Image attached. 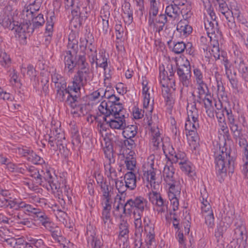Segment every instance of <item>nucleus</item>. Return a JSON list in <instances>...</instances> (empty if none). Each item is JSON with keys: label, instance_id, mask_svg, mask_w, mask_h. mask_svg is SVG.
<instances>
[{"label": "nucleus", "instance_id": "bf43d9fd", "mask_svg": "<svg viewBox=\"0 0 248 248\" xmlns=\"http://www.w3.org/2000/svg\"><path fill=\"white\" fill-rule=\"evenodd\" d=\"M205 218V223L209 228H213L214 226V217L213 213L212 214H205L203 216Z\"/></svg>", "mask_w": 248, "mask_h": 248}, {"label": "nucleus", "instance_id": "6e6552de", "mask_svg": "<svg viewBox=\"0 0 248 248\" xmlns=\"http://www.w3.org/2000/svg\"><path fill=\"white\" fill-rule=\"evenodd\" d=\"M188 120L185 124L186 130L189 131V135H195V131L199 128L198 110L196 108L187 112Z\"/></svg>", "mask_w": 248, "mask_h": 248}, {"label": "nucleus", "instance_id": "72a5a7b5", "mask_svg": "<svg viewBox=\"0 0 248 248\" xmlns=\"http://www.w3.org/2000/svg\"><path fill=\"white\" fill-rule=\"evenodd\" d=\"M103 151L108 161L110 160V162H113L115 159L113 157V147L110 142H105V145H103Z\"/></svg>", "mask_w": 248, "mask_h": 248}, {"label": "nucleus", "instance_id": "052dcab7", "mask_svg": "<svg viewBox=\"0 0 248 248\" xmlns=\"http://www.w3.org/2000/svg\"><path fill=\"white\" fill-rule=\"evenodd\" d=\"M135 234L140 235L143 231L141 219H135Z\"/></svg>", "mask_w": 248, "mask_h": 248}, {"label": "nucleus", "instance_id": "69168bd1", "mask_svg": "<svg viewBox=\"0 0 248 248\" xmlns=\"http://www.w3.org/2000/svg\"><path fill=\"white\" fill-rule=\"evenodd\" d=\"M133 138L126 139L124 141V144L128 149H133L136 147V144L135 141L133 139Z\"/></svg>", "mask_w": 248, "mask_h": 248}, {"label": "nucleus", "instance_id": "473e14b6", "mask_svg": "<svg viewBox=\"0 0 248 248\" xmlns=\"http://www.w3.org/2000/svg\"><path fill=\"white\" fill-rule=\"evenodd\" d=\"M170 156L168 157L169 160L170 161V164L178 163L180 165V162L184 163L186 160L185 159V154L184 153H174L170 152ZM171 165L172 166L171 164Z\"/></svg>", "mask_w": 248, "mask_h": 248}, {"label": "nucleus", "instance_id": "37998d69", "mask_svg": "<svg viewBox=\"0 0 248 248\" xmlns=\"http://www.w3.org/2000/svg\"><path fill=\"white\" fill-rule=\"evenodd\" d=\"M0 63L4 67H8L11 63V59L9 55L0 48Z\"/></svg>", "mask_w": 248, "mask_h": 248}, {"label": "nucleus", "instance_id": "a19ab883", "mask_svg": "<svg viewBox=\"0 0 248 248\" xmlns=\"http://www.w3.org/2000/svg\"><path fill=\"white\" fill-rule=\"evenodd\" d=\"M96 67H102L104 71L106 70L108 67L107 58L103 53L100 54L95 60Z\"/></svg>", "mask_w": 248, "mask_h": 248}, {"label": "nucleus", "instance_id": "774afa93", "mask_svg": "<svg viewBox=\"0 0 248 248\" xmlns=\"http://www.w3.org/2000/svg\"><path fill=\"white\" fill-rule=\"evenodd\" d=\"M16 219L17 220V223L19 224L26 225L30 223V221L27 218H23V215L20 213H18Z\"/></svg>", "mask_w": 248, "mask_h": 248}, {"label": "nucleus", "instance_id": "393cba45", "mask_svg": "<svg viewBox=\"0 0 248 248\" xmlns=\"http://www.w3.org/2000/svg\"><path fill=\"white\" fill-rule=\"evenodd\" d=\"M125 186L130 190L134 189L137 186V178L136 175L132 171L127 172L124 176Z\"/></svg>", "mask_w": 248, "mask_h": 248}, {"label": "nucleus", "instance_id": "9b49d317", "mask_svg": "<svg viewBox=\"0 0 248 248\" xmlns=\"http://www.w3.org/2000/svg\"><path fill=\"white\" fill-rule=\"evenodd\" d=\"M177 74L179 76L180 81L184 86L188 87L191 84V72L189 64H185L179 66L177 68Z\"/></svg>", "mask_w": 248, "mask_h": 248}, {"label": "nucleus", "instance_id": "4d7b16f0", "mask_svg": "<svg viewBox=\"0 0 248 248\" xmlns=\"http://www.w3.org/2000/svg\"><path fill=\"white\" fill-rule=\"evenodd\" d=\"M186 46L183 42H178L174 44L173 51L176 54H180L185 50Z\"/></svg>", "mask_w": 248, "mask_h": 248}, {"label": "nucleus", "instance_id": "1a4fd4ad", "mask_svg": "<svg viewBox=\"0 0 248 248\" xmlns=\"http://www.w3.org/2000/svg\"><path fill=\"white\" fill-rule=\"evenodd\" d=\"M89 73V70H78L74 76L70 88L73 90H80L81 88L86 84Z\"/></svg>", "mask_w": 248, "mask_h": 248}, {"label": "nucleus", "instance_id": "f8f14e48", "mask_svg": "<svg viewBox=\"0 0 248 248\" xmlns=\"http://www.w3.org/2000/svg\"><path fill=\"white\" fill-rule=\"evenodd\" d=\"M20 172L24 173L28 171L29 175L34 178L35 183L39 185H44V175L45 172L44 170L39 171L33 166L27 167L23 166L20 168Z\"/></svg>", "mask_w": 248, "mask_h": 248}, {"label": "nucleus", "instance_id": "8fccbe9b", "mask_svg": "<svg viewBox=\"0 0 248 248\" xmlns=\"http://www.w3.org/2000/svg\"><path fill=\"white\" fill-rule=\"evenodd\" d=\"M193 75L196 83H202V82H204L203 74L199 68L193 66Z\"/></svg>", "mask_w": 248, "mask_h": 248}, {"label": "nucleus", "instance_id": "58836bf2", "mask_svg": "<svg viewBox=\"0 0 248 248\" xmlns=\"http://www.w3.org/2000/svg\"><path fill=\"white\" fill-rule=\"evenodd\" d=\"M218 4L219 5V11L225 16L226 20H227L228 16L232 19L230 13V6H228L225 1L224 0H219V3Z\"/></svg>", "mask_w": 248, "mask_h": 248}, {"label": "nucleus", "instance_id": "5fc2aeb1", "mask_svg": "<svg viewBox=\"0 0 248 248\" xmlns=\"http://www.w3.org/2000/svg\"><path fill=\"white\" fill-rule=\"evenodd\" d=\"M111 90V95L107 94V98L108 99V101L106 102L107 106L110 105L119 103L118 102L119 101L120 98L116 96L113 93V90L111 88H109Z\"/></svg>", "mask_w": 248, "mask_h": 248}, {"label": "nucleus", "instance_id": "79ce46f5", "mask_svg": "<svg viewBox=\"0 0 248 248\" xmlns=\"http://www.w3.org/2000/svg\"><path fill=\"white\" fill-rule=\"evenodd\" d=\"M124 162L127 170H134L136 168V160L132 155H129L127 156L124 160Z\"/></svg>", "mask_w": 248, "mask_h": 248}, {"label": "nucleus", "instance_id": "a18cd8bd", "mask_svg": "<svg viewBox=\"0 0 248 248\" xmlns=\"http://www.w3.org/2000/svg\"><path fill=\"white\" fill-rule=\"evenodd\" d=\"M119 236L124 238L128 237L129 233L128 225L126 222L123 221L119 225Z\"/></svg>", "mask_w": 248, "mask_h": 248}, {"label": "nucleus", "instance_id": "e2e57ef3", "mask_svg": "<svg viewBox=\"0 0 248 248\" xmlns=\"http://www.w3.org/2000/svg\"><path fill=\"white\" fill-rule=\"evenodd\" d=\"M110 210H103L102 212V218L105 225L108 226L110 223Z\"/></svg>", "mask_w": 248, "mask_h": 248}, {"label": "nucleus", "instance_id": "ea45409f", "mask_svg": "<svg viewBox=\"0 0 248 248\" xmlns=\"http://www.w3.org/2000/svg\"><path fill=\"white\" fill-rule=\"evenodd\" d=\"M203 101L204 102V107L206 109V112L207 115L210 117H214V108L212 106V100H211L209 98L205 97L203 99Z\"/></svg>", "mask_w": 248, "mask_h": 248}, {"label": "nucleus", "instance_id": "9d476101", "mask_svg": "<svg viewBox=\"0 0 248 248\" xmlns=\"http://www.w3.org/2000/svg\"><path fill=\"white\" fill-rule=\"evenodd\" d=\"M64 179L62 177H58L55 175H52L49 170H46L44 173V183L47 182L53 193L59 192L62 183Z\"/></svg>", "mask_w": 248, "mask_h": 248}, {"label": "nucleus", "instance_id": "603ef678", "mask_svg": "<svg viewBox=\"0 0 248 248\" xmlns=\"http://www.w3.org/2000/svg\"><path fill=\"white\" fill-rule=\"evenodd\" d=\"M57 98L61 102H65L66 100V96H68V94L69 93V86L65 90H57Z\"/></svg>", "mask_w": 248, "mask_h": 248}, {"label": "nucleus", "instance_id": "3c124183", "mask_svg": "<svg viewBox=\"0 0 248 248\" xmlns=\"http://www.w3.org/2000/svg\"><path fill=\"white\" fill-rule=\"evenodd\" d=\"M35 217L43 226L46 222H47L50 219L48 216L43 212H42L40 209L35 214Z\"/></svg>", "mask_w": 248, "mask_h": 248}, {"label": "nucleus", "instance_id": "680f3d73", "mask_svg": "<svg viewBox=\"0 0 248 248\" xmlns=\"http://www.w3.org/2000/svg\"><path fill=\"white\" fill-rule=\"evenodd\" d=\"M113 180L115 181V186L119 192L123 194L125 191L126 188H127L125 184L124 185V182L122 180H118L117 178L116 180Z\"/></svg>", "mask_w": 248, "mask_h": 248}, {"label": "nucleus", "instance_id": "7ed1b4c3", "mask_svg": "<svg viewBox=\"0 0 248 248\" xmlns=\"http://www.w3.org/2000/svg\"><path fill=\"white\" fill-rule=\"evenodd\" d=\"M164 181L169 186V191L175 195L180 194L181 188L179 183L177 181L173 166L166 165L163 171Z\"/></svg>", "mask_w": 248, "mask_h": 248}, {"label": "nucleus", "instance_id": "ddd939ff", "mask_svg": "<svg viewBox=\"0 0 248 248\" xmlns=\"http://www.w3.org/2000/svg\"><path fill=\"white\" fill-rule=\"evenodd\" d=\"M146 232L145 242L142 243L140 240H136L134 248H150V246L155 243V232L154 229L148 225L145 226Z\"/></svg>", "mask_w": 248, "mask_h": 248}, {"label": "nucleus", "instance_id": "2f4dec72", "mask_svg": "<svg viewBox=\"0 0 248 248\" xmlns=\"http://www.w3.org/2000/svg\"><path fill=\"white\" fill-rule=\"evenodd\" d=\"M124 130L123 134L126 139H129L130 138H134L137 134L138 127L135 125H130L126 126L125 124L124 127L123 129Z\"/></svg>", "mask_w": 248, "mask_h": 248}, {"label": "nucleus", "instance_id": "4468645a", "mask_svg": "<svg viewBox=\"0 0 248 248\" xmlns=\"http://www.w3.org/2000/svg\"><path fill=\"white\" fill-rule=\"evenodd\" d=\"M229 10L232 19L228 16L227 24L230 29L234 30L236 28L234 18L241 15L240 7L234 0H232L230 3Z\"/></svg>", "mask_w": 248, "mask_h": 248}, {"label": "nucleus", "instance_id": "dca6fc26", "mask_svg": "<svg viewBox=\"0 0 248 248\" xmlns=\"http://www.w3.org/2000/svg\"><path fill=\"white\" fill-rule=\"evenodd\" d=\"M103 117V119L112 129H123L125 126L124 115L112 117Z\"/></svg>", "mask_w": 248, "mask_h": 248}, {"label": "nucleus", "instance_id": "f03ea898", "mask_svg": "<svg viewBox=\"0 0 248 248\" xmlns=\"http://www.w3.org/2000/svg\"><path fill=\"white\" fill-rule=\"evenodd\" d=\"M64 4L66 9H71L72 18V23H75V26L81 25L84 19L87 17V12H83L84 7L82 10L80 8L79 0H64Z\"/></svg>", "mask_w": 248, "mask_h": 248}, {"label": "nucleus", "instance_id": "a211bd4d", "mask_svg": "<svg viewBox=\"0 0 248 248\" xmlns=\"http://www.w3.org/2000/svg\"><path fill=\"white\" fill-rule=\"evenodd\" d=\"M69 91L70 92L68 96H66L65 103L66 105L74 108L78 105V100L80 96V90H73L70 88V85H69Z\"/></svg>", "mask_w": 248, "mask_h": 248}, {"label": "nucleus", "instance_id": "39448f33", "mask_svg": "<svg viewBox=\"0 0 248 248\" xmlns=\"http://www.w3.org/2000/svg\"><path fill=\"white\" fill-rule=\"evenodd\" d=\"M148 202L143 197L139 196L134 199H130L125 202L124 205L123 207L124 213H129L132 210L140 211V213L143 212L144 210L147 208Z\"/></svg>", "mask_w": 248, "mask_h": 248}, {"label": "nucleus", "instance_id": "bb28decb", "mask_svg": "<svg viewBox=\"0 0 248 248\" xmlns=\"http://www.w3.org/2000/svg\"><path fill=\"white\" fill-rule=\"evenodd\" d=\"M180 12V9L176 3L169 5L166 7L165 10L166 15L174 19L179 16Z\"/></svg>", "mask_w": 248, "mask_h": 248}, {"label": "nucleus", "instance_id": "b1692460", "mask_svg": "<svg viewBox=\"0 0 248 248\" xmlns=\"http://www.w3.org/2000/svg\"><path fill=\"white\" fill-rule=\"evenodd\" d=\"M115 160L114 159L113 163L110 162V161L109 160L104 164L105 173L107 176L112 180H116L118 177L117 172L115 168Z\"/></svg>", "mask_w": 248, "mask_h": 248}, {"label": "nucleus", "instance_id": "a878e982", "mask_svg": "<svg viewBox=\"0 0 248 248\" xmlns=\"http://www.w3.org/2000/svg\"><path fill=\"white\" fill-rule=\"evenodd\" d=\"M65 69L68 70L70 73H72L74 68L76 67L75 61L74 60L70 51H67L64 58Z\"/></svg>", "mask_w": 248, "mask_h": 248}, {"label": "nucleus", "instance_id": "49530a36", "mask_svg": "<svg viewBox=\"0 0 248 248\" xmlns=\"http://www.w3.org/2000/svg\"><path fill=\"white\" fill-rule=\"evenodd\" d=\"M27 160L34 164H42L44 163L43 159L36 155L33 151L30 155L27 157Z\"/></svg>", "mask_w": 248, "mask_h": 248}, {"label": "nucleus", "instance_id": "20e7f679", "mask_svg": "<svg viewBox=\"0 0 248 248\" xmlns=\"http://www.w3.org/2000/svg\"><path fill=\"white\" fill-rule=\"evenodd\" d=\"M234 226L233 237L236 239L237 245L239 247L246 248L248 236L243 221L240 218L236 219Z\"/></svg>", "mask_w": 248, "mask_h": 248}, {"label": "nucleus", "instance_id": "412c9836", "mask_svg": "<svg viewBox=\"0 0 248 248\" xmlns=\"http://www.w3.org/2000/svg\"><path fill=\"white\" fill-rule=\"evenodd\" d=\"M204 26L207 33L209 37L211 39L213 37H215L216 36V33H218V29L217 27V22L216 20L209 21L208 19L206 21L204 22Z\"/></svg>", "mask_w": 248, "mask_h": 248}, {"label": "nucleus", "instance_id": "2eb2a0df", "mask_svg": "<svg viewBox=\"0 0 248 248\" xmlns=\"http://www.w3.org/2000/svg\"><path fill=\"white\" fill-rule=\"evenodd\" d=\"M12 31H15L16 37L18 39L21 43L24 44L26 43V40L30 32L29 26L27 23L18 24V23L16 22Z\"/></svg>", "mask_w": 248, "mask_h": 248}, {"label": "nucleus", "instance_id": "c9c22d12", "mask_svg": "<svg viewBox=\"0 0 248 248\" xmlns=\"http://www.w3.org/2000/svg\"><path fill=\"white\" fill-rule=\"evenodd\" d=\"M225 113L227 116L229 125L232 132L239 129L238 124L236 123L235 119L232 113L231 109H227L225 110Z\"/></svg>", "mask_w": 248, "mask_h": 248}, {"label": "nucleus", "instance_id": "338daca9", "mask_svg": "<svg viewBox=\"0 0 248 248\" xmlns=\"http://www.w3.org/2000/svg\"><path fill=\"white\" fill-rule=\"evenodd\" d=\"M54 24V23L47 19L45 33L48 36H50L52 34Z\"/></svg>", "mask_w": 248, "mask_h": 248}, {"label": "nucleus", "instance_id": "0eeeda50", "mask_svg": "<svg viewBox=\"0 0 248 248\" xmlns=\"http://www.w3.org/2000/svg\"><path fill=\"white\" fill-rule=\"evenodd\" d=\"M149 200L154 205V210L158 214L162 215L167 212L168 202L160 193L153 191L149 194Z\"/></svg>", "mask_w": 248, "mask_h": 248}, {"label": "nucleus", "instance_id": "f704fd0d", "mask_svg": "<svg viewBox=\"0 0 248 248\" xmlns=\"http://www.w3.org/2000/svg\"><path fill=\"white\" fill-rule=\"evenodd\" d=\"M76 67L77 66L78 70H89L88 63L86 62L84 55H79L76 58Z\"/></svg>", "mask_w": 248, "mask_h": 248}, {"label": "nucleus", "instance_id": "f3484780", "mask_svg": "<svg viewBox=\"0 0 248 248\" xmlns=\"http://www.w3.org/2000/svg\"><path fill=\"white\" fill-rule=\"evenodd\" d=\"M153 164L147 163L145 165L143 171V179H145L148 182H150L151 186L155 187V169L153 168Z\"/></svg>", "mask_w": 248, "mask_h": 248}, {"label": "nucleus", "instance_id": "7c9ffc66", "mask_svg": "<svg viewBox=\"0 0 248 248\" xmlns=\"http://www.w3.org/2000/svg\"><path fill=\"white\" fill-rule=\"evenodd\" d=\"M100 191L102 194L103 198H111L113 194V187L110 184V183L107 182L105 184H101Z\"/></svg>", "mask_w": 248, "mask_h": 248}, {"label": "nucleus", "instance_id": "5701e85b", "mask_svg": "<svg viewBox=\"0 0 248 248\" xmlns=\"http://www.w3.org/2000/svg\"><path fill=\"white\" fill-rule=\"evenodd\" d=\"M177 30L181 35L186 37L190 34L192 31V28L188 24V21L186 19L180 20L177 25Z\"/></svg>", "mask_w": 248, "mask_h": 248}, {"label": "nucleus", "instance_id": "6e6d98bb", "mask_svg": "<svg viewBox=\"0 0 248 248\" xmlns=\"http://www.w3.org/2000/svg\"><path fill=\"white\" fill-rule=\"evenodd\" d=\"M180 168L183 171H185L186 174L190 176L192 175V168L189 163L186 162V160L184 163H182L181 161L180 162Z\"/></svg>", "mask_w": 248, "mask_h": 248}, {"label": "nucleus", "instance_id": "864d4df0", "mask_svg": "<svg viewBox=\"0 0 248 248\" xmlns=\"http://www.w3.org/2000/svg\"><path fill=\"white\" fill-rule=\"evenodd\" d=\"M22 15L25 18V16L27 17L26 20L30 21L32 20L34 16H35V13H34V12H32L31 9V8L28 6H27L24 7V9L22 11Z\"/></svg>", "mask_w": 248, "mask_h": 248}, {"label": "nucleus", "instance_id": "0e129e2a", "mask_svg": "<svg viewBox=\"0 0 248 248\" xmlns=\"http://www.w3.org/2000/svg\"><path fill=\"white\" fill-rule=\"evenodd\" d=\"M167 22V17L166 15L160 14L157 17H154V24H162Z\"/></svg>", "mask_w": 248, "mask_h": 248}, {"label": "nucleus", "instance_id": "c85d7f7f", "mask_svg": "<svg viewBox=\"0 0 248 248\" xmlns=\"http://www.w3.org/2000/svg\"><path fill=\"white\" fill-rule=\"evenodd\" d=\"M142 95L143 97V108H149V111L150 112L153 109L154 99H153L152 102H150V100L152 98L151 93L149 90H146L145 89L142 90Z\"/></svg>", "mask_w": 248, "mask_h": 248}, {"label": "nucleus", "instance_id": "13d9d810", "mask_svg": "<svg viewBox=\"0 0 248 248\" xmlns=\"http://www.w3.org/2000/svg\"><path fill=\"white\" fill-rule=\"evenodd\" d=\"M197 84L198 85V97L202 98L206 94V90L207 89V85L204 82H202V83H197Z\"/></svg>", "mask_w": 248, "mask_h": 248}, {"label": "nucleus", "instance_id": "c756f323", "mask_svg": "<svg viewBox=\"0 0 248 248\" xmlns=\"http://www.w3.org/2000/svg\"><path fill=\"white\" fill-rule=\"evenodd\" d=\"M147 111H149L148 114L146 113L145 118L144 119V123L147 124L150 129L155 128H157L158 127V118L157 116L155 115H152V111L151 112L147 110Z\"/></svg>", "mask_w": 248, "mask_h": 248}, {"label": "nucleus", "instance_id": "aec40b11", "mask_svg": "<svg viewBox=\"0 0 248 248\" xmlns=\"http://www.w3.org/2000/svg\"><path fill=\"white\" fill-rule=\"evenodd\" d=\"M150 6L149 9L148 23H154V18L157 15L160 5L159 0H149Z\"/></svg>", "mask_w": 248, "mask_h": 248}, {"label": "nucleus", "instance_id": "4be33fe9", "mask_svg": "<svg viewBox=\"0 0 248 248\" xmlns=\"http://www.w3.org/2000/svg\"><path fill=\"white\" fill-rule=\"evenodd\" d=\"M232 132L233 134V137L236 142L238 143L242 150L248 147V141L242 133L241 128H239Z\"/></svg>", "mask_w": 248, "mask_h": 248}, {"label": "nucleus", "instance_id": "423d86ee", "mask_svg": "<svg viewBox=\"0 0 248 248\" xmlns=\"http://www.w3.org/2000/svg\"><path fill=\"white\" fill-rule=\"evenodd\" d=\"M99 111L104 117L124 116L123 107L121 103L107 106L105 101H102L98 108Z\"/></svg>", "mask_w": 248, "mask_h": 248}, {"label": "nucleus", "instance_id": "f257e3e1", "mask_svg": "<svg viewBox=\"0 0 248 248\" xmlns=\"http://www.w3.org/2000/svg\"><path fill=\"white\" fill-rule=\"evenodd\" d=\"M216 170L217 173L225 175L227 171L232 173L234 170V161L227 152L223 151L215 158Z\"/></svg>", "mask_w": 248, "mask_h": 248}, {"label": "nucleus", "instance_id": "c03bdc74", "mask_svg": "<svg viewBox=\"0 0 248 248\" xmlns=\"http://www.w3.org/2000/svg\"><path fill=\"white\" fill-rule=\"evenodd\" d=\"M31 20L34 28H37L43 26L45 22L44 16L41 14H38L36 16H34Z\"/></svg>", "mask_w": 248, "mask_h": 248}, {"label": "nucleus", "instance_id": "e433bc0d", "mask_svg": "<svg viewBox=\"0 0 248 248\" xmlns=\"http://www.w3.org/2000/svg\"><path fill=\"white\" fill-rule=\"evenodd\" d=\"M167 69L169 70V73L166 71L163 68V71L161 72V68L160 67V77L161 78V83H162V80H165L166 79L170 80L174 74V71L171 64L168 65L167 67Z\"/></svg>", "mask_w": 248, "mask_h": 248}, {"label": "nucleus", "instance_id": "6ab92c4d", "mask_svg": "<svg viewBox=\"0 0 248 248\" xmlns=\"http://www.w3.org/2000/svg\"><path fill=\"white\" fill-rule=\"evenodd\" d=\"M201 197L200 200L201 202V211L202 216H205V214H212L213 213L211 206L207 201V194L205 189L203 191H201Z\"/></svg>", "mask_w": 248, "mask_h": 248}, {"label": "nucleus", "instance_id": "de8ad7c7", "mask_svg": "<svg viewBox=\"0 0 248 248\" xmlns=\"http://www.w3.org/2000/svg\"><path fill=\"white\" fill-rule=\"evenodd\" d=\"M97 27L99 31H102L103 33H106L108 29V20L101 18L99 20Z\"/></svg>", "mask_w": 248, "mask_h": 248}, {"label": "nucleus", "instance_id": "4c0bfd02", "mask_svg": "<svg viewBox=\"0 0 248 248\" xmlns=\"http://www.w3.org/2000/svg\"><path fill=\"white\" fill-rule=\"evenodd\" d=\"M17 22L12 20V17L9 16H5L0 20V23L5 28L9 29L12 31Z\"/></svg>", "mask_w": 248, "mask_h": 248}, {"label": "nucleus", "instance_id": "09e8293b", "mask_svg": "<svg viewBox=\"0 0 248 248\" xmlns=\"http://www.w3.org/2000/svg\"><path fill=\"white\" fill-rule=\"evenodd\" d=\"M235 67L236 68L239 72L241 73H244V71L248 70V67L245 63L244 60L241 58H238L234 62Z\"/></svg>", "mask_w": 248, "mask_h": 248}, {"label": "nucleus", "instance_id": "cd10ccee", "mask_svg": "<svg viewBox=\"0 0 248 248\" xmlns=\"http://www.w3.org/2000/svg\"><path fill=\"white\" fill-rule=\"evenodd\" d=\"M152 133V142L153 145L155 147H158L160 146H163L162 138L161 137V134L158 127L153 128L150 129Z\"/></svg>", "mask_w": 248, "mask_h": 248}]
</instances>
